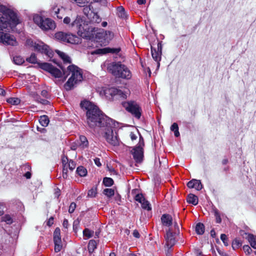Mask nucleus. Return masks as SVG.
<instances>
[{
  "label": "nucleus",
  "mask_w": 256,
  "mask_h": 256,
  "mask_svg": "<svg viewBox=\"0 0 256 256\" xmlns=\"http://www.w3.org/2000/svg\"><path fill=\"white\" fill-rule=\"evenodd\" d=\"M135 200L136 201L141 204L142 207L145 210H150L151 207L150 202L146 200L142 194H138L136 196Z\"/></svg>",
  "instance_id": "dca6fc26"
},
{
  "label": "nucleus",
  "mask_w": 256,
  "mask_h": 256,
  "mask_svg": "<svg viewBox=\"0 0 256 256\" xmlns=\"http://www.w3.org/2000/svg\"><path fill=\"white\" fill-rule=\"evenodd\" d=\"M120 52V49L118 48H98L91 52L92 54H100L102 55L107 53H118Z\"/></svg>",
  "instance_id": "f3484780"
},
{
  "label": "nucleus",
  "mask_w": 256,
  "mask_h": 256,
  "mask_svg": "<svg viewBox=\"0 0 256 256\" xmlns=\"http://www.w3.org/2000/svg\"><path fill=\"white\" fill-rule=\"evenodd\" d=\"M34 49L42 53L45 54L48 57H51L52 53L49 48V46L43 42L34 43Z\"/></svg>",
  "instance_id": "4468645a"
},
{
  "label": "nucleus",
  "mask_w": 256,
  "mask_h": 256,
  "mask_svg": "<svg viewBox=\"0 0 256 256\" xmlns=\"http://www.w3.org/2000/svg\"><path fill=\"white\" fill-rule=\"evenodd\" d=\"M90 14L91 16L89 17L88 19L92 22L98 24L101 22V18L98 14V13L91 12Z\"/></svg>",
  "instance_id": "b1692460"
},
{
  "label": "nucleus",
  "mask_w": 256,
  "mask_h": 256,
  "mask_svg": "<svg viewBox=\"0 0 256 256\" xmlns=\"http://www.w3.org/2000/svg\"><path fill=\"white\" fill-rule=\"evenodd\" d=\"M53 222L54 218L52 217L50 218L47 222V225L48 226H51L53 224Z\"/></svg>",
  "instance_id": "bf43d9fd"
},
{
  "label": "nucleus",
  "mask_w": 256,
  "mask_h": 256,
  "mask_svg": "<svg viewBox=\"0 0 256 256\" xmlns=\"http://www.w3.org/2000/svg\"><path fill=\"white\" fill-rule=\"evenodd\" d=\"M244 252L246 254H250L252 252V250L248 245H244L242 247Z\"/></svg>",
  "instance_id": "79ce46f5"
},
{
  "label": "nucleus",
  "mask_w": 256,
  "mask_h": 256,
  "mask_svg": "<svg viewBox=\"0 0 256 256\" xmlns=\"http://www.w3.org/2000/svg\"><path fill=\"white\" fill-rule=\"evenodd\" d=\"M174 228L176 230V231L178 232H179V226H178V223L176 222H174Z\"/></svg>",
  "instance_id": "0e129e2a"
},
{
  "label": "nucleus",
  "mask_w": 256,
  "mask_h": 256,
  "mask_svg": "<svg viewBox=\"0 0 256 256\" xmlns=\"http://www.w3.org/2000/svg\"><path fill=\"white\" fill-rule=\"evenodd\" d=\"M56 40L62 42H66L72 44H77L80 42V38L76 35L71 34L59 32L55 34Z\"/></svg>",
  "instance_id": "1a4fd4ad"
},
{
  "label": "nucleus",
  "mask_w": 256,
  "mask_h": 256,
  "mask_svg": "<svg viewBox=\"0 0 256 256\" xmlns=\"http://www.w3.org/2000/svg\"><path fill=\"white\" fill-rule=\"evenodd\" d=\"M170 130L172 131H173L174 132H175V130H178V124L175 122L170 127Z\"/></svg>",
  "instance_id": "09e8293b"
},
{
  "label": "nucleus",
  "mask_w": 256,
  "mask_h": 256,
  "mask_svg": "<svg viewBox=\"0 0 256 256\" xmlns=\"http://www.w3.org/2000/svg\"><path fill=\"white\" fill-rule=\"evenodd\" d=\"M245 234L247 236L246 239L250 243V246L252 248L256 249V236L248 233H245Z\"/></svg>",
  "instance_id": "412c9836"
},
{
  "label": "nucleus",
  "mask_w": 256,
  "mask_h": 256,
  "mask_svg": "<svg viewBox=\"0 0 256 256\" xmlns=\"http://www.w3.org/2000/svg\"><path fill=\"white\" fill-rule=\"evenodd\" d=\"M104 194L108 197H111L114 194V191L112 188H106L104 190Z\"/></svg>",
  "instance_id": "4c0bfd02"
},
{
  "label": "nucleus",
  "mask_w": 256,
  "mask_h": 256,
  "mask_svg": "<svg viewBox=\"0 0 256 256\" xmlns=\"http://www.w3.org/2000/svg\"><path fill=\"white\" fill-rule=\"evenodd\" d=\"M24 176L26 178H30L31 177V174L30 172H27L25 174Z\"/></svg>",
  "instance_id": "338daca9"
},
{
  "label": "nucleus",
  "mask_w": 256,
  "mask_h": 256,
  "mask_svg": "<svg viewBox=\"0 0 256 256\" xmlns=\"http://www.w3.org/2000/svg\"><path fill=\"white\" fill-rule=\"evenodd\" d=\"M122 106L136 118L140 119L142 114V109L140 106L134 101L123 102Z\"/></svg>",
  "instance_id": "0eeeda50"
},
{
  "label": "nucleus",
  "mask_w": 256,
  "mask_h": 256,
  "mask_svg": "<svg viewBox=\"0 0 256 256\" xmlns=\"http://www.w3.org/2000/svg\"><path fill=\"white\" fill-rule=\"evenodd\" d=\"M97 194V188L93 187L88 191V196L90 198H94Z\"/></svg>",
  "instance_id": "72a5a7b5"
},
{
  "label": "nucleus",
  "mask_w": 256,
  "mask_h": 256,
  "mask_svg": "<svg viewBox=\"0 0 256 256\" xmlns=\"http://www.w3.org/2000/svg\"><path fill=\"white\" fill-rule=\"evenodd\" d=\"M63 72V76L62 74V77L58 78L56 83L60 84L64 82L68 75H70L67 82L64 84V88L66 90H71L74 86L80 82L82 80V70L77 66L71 64L68 66L65 70L63 67H60Z\"/></svg>",
  "instance_id": "f03ea898"
},
{
  "label": "nucleus",
  "mask_w": 256,
  "mask_h": 256,
  "mask_svg": "<svg viewBox=\"0 0 256 256\" xmlns=\"http://www.w3.org/2000/svg\"><path fill=\"white\" fill-rule=\"evenodd\" d=\"M54 251L58 252L62 250V240L60 236V230L58 228L55 229L54 232Z\"/></svg>",
  "instance_id": "ddd939ff"
},
{
  "label": "nucleus",
  "mask_w": 256,
  "mask_h": 256,
  "mask_svg": "<svg viewBox=\"0 0 256 256\" xmlns=\"http://www.w3.org/2000/svg\"><path fill=\"white\" fill-rule=\"evenodd\" d=\"M72 2L76 3L78 6H82L88 2V0H70Z\"/></svg>",
  "instance_id": "ea45409f"
},
{
  "label": "nucleus",
  "mask_w": 256,
  "mask_h": 256,
  "mask_svg": "<svg viewBox=\"0 0 256 256\" xmlns=\"http://www.w3.org/2000/svg\"><path fill=\"white\" fill-rule=\"evenodd\" d=\"M166 246L168 248H171L176 244V240L171 230L167 231L165 236Z\"/></svg>",
  "instance_id": "a211bd4d"
},
{
  "label": "nucleus",
  "mask_w": 256,
  "mask_h": 256,
  "mask_svg": "<svg viewBox=\"0 0 256 256\" xmlns=\"http://www.w3.org/2000/svg\"><path fill=\"white\" fill-rule=\"evenodd\" d=\"M187 202L189 204H192L196 206L198 204V198L194 194H190L187 196Z\"/></svg>",
  "instance_id": "393cba45"
},
{
  "label": "nucleus",
  "mask_w": 256,
  "mask_h": 256,
  "mask_svg": "<svg viewBox=\"0 0 256 256\" xmlns=\"http://www.w3.org/2000/svg\"><path fill=\"white\" fill-rule=\"evenodd\" d=\"M242 242L238 239H234L232 242V247L234 250H236L242 246Z\"/></svg>",
  "instance_id": "f704fd0d"
},
{
  "label": "nucleus",
  "mask_w": 256,
  "mask_h": 256,
  "mask_svg": "<svg viewBox=\"0 0 256 256\" xmlns=\"http://www.w3.org/2000/svg\"><path fill=\"white\" fill-rule=\"evenodd\" d=\"M96 242L94 240H90L88 244V250L90 253H92L96 248Z\"/></svg>",
  "instance_id": "a878e982"
},
{
  "label": "nucleus",
  "mask_w": 256,
  "mask_h": 256,
  "mask_svg": "<svg viewBox=\"0 0 256 256\" xmlns=\"http://www.w3.org/2000/svg\"><path fill=\"white\" fill-rule=\"evenodd\" d=\"M38 101L40 103L42 104H44V105H46L49 103V102L48 100H44V99H42L40 98H39L38 99Z\"/></svg>",
  "instance_id": "8fccbe9b"
},
{
  "label": "nucleus",
  "mask_w": 256,
  "mask_h": 256,
  "mask_svg": "<svg viewBox=\"0 0 256 256\" xmlns=\"http://www.w3.org/2000/svg\"><path fill=\"white\" fill-rule=\"evenodd\" d=\"M0 12L2 16L0 17V30H10L18 23L16 14L4 5H0Z\"/></svg>",
  "instance_id": "7ed1b4c3"
},
{
  "label": "nucleus",
  "mask_w": 256,
  "mask_h": 256,
  "mask_svg": "<svg viewBox=\"0 0 256 256\" xmlns=\"http://www.w3.org/2000/svg\"><path fill=\"white\" fill-rule=\"evenodd\" d=\"M67 173H68V170L66 169V168H63L62 176L64 178H67V177H68Z\"/></svg>",
  "instance_id": "864d4df0"
},
{
  "label": "nucleus",
  "mask_w": 256,
  "mask_h": 256,
  "mask_svg": "<svg viewBox=\"0 0 256 256\" xmlns=\"http://www.w3.org/2000/svg\"><path fill=\"white\" fill-rule=\"evenodd\" d=\"M94 163L95 164L98 166H101V163L100 162V158H96L94 159Z\"/></svg>",
  "instance_id": "13d9d810"
},
{
  "label": "nucleus",
  "mask_w": 256,
  "mask_h": 256,
  "mask_svg": "<svg viewBox=\"0 0 256 256\" xmlns=\"http://www.w3.org/2000/svg\"><path fill=\"white\" fill-rule=\"evenodd\" d=\"M132 155L134 158L137 163H140L142 162L144 156V151L142 147L137 146L133 149Z\"/></svg>",
  "instance_id": "2eb2a0df"
},
{
  "label": "nucleus",
  "mask_w": 256,
  "mask_h": 256,
  "mask_svg": "<svg viewBox=\"0 0 256 256\" xmlns=\"http://www.w3.org/2000/svg\"><path fill=\"white\" fill-rule=\"evenodd\" d=\"M80 106L86 110L87 123L89 127L94 132L101 134L110 144L119 145L117 134L114 132L115 124L112 120L102 114L97 106L90 101H83Z\"/></svg>",
  "instance_id": "f257e3e1"
},
{
  "label": "nucleus",
  "mask_w": 256,
  "mask_h": 256,
  "mask_svg": "<svg viewBox=\"0 0 256 256\" xmlns=\"http://www.w3.org/2000/svg\"><path fill=\"white\" fill-rule=\"evenodd\" d=\"M56 52L58 54L62 60L64 64H70L71 62L70 58L64 52L59 50H56Z\"/></svg>",
  "instance_id": "5701e85b"
},
{
  "label": "nucleus",
  "mask_w": 256,
  "mask_h": 256,
  "mask_svg": "<svg viewBox=\"0 0 256 256\" xmlns=\"http://www.w3.org/2000/svg\"><path fill=\"white\" fill-rule=\"evenodd\" d=\"M80 146L82 148H84L88 146V142L87 138L84 136H80Z\"/></svg>",
  "instance_id": "7c9ffc66"
},
{
  "label": "nucleus",
  "mask_w": 256,
  "mask_h": 256,
  "mask_svg": "<svg viewBox=\"0 0 256 256\" xmlns=\"http://www.w3.org/2000/svg\"><path fill=\"white\" fill-rule=\"evenodd\" d=\"M220 239L223 242L224 244L226 246H228V240L225 234H222L220 236Z\"/></svg>",
  "instance_id": "c03bdc74"
},
{
  "label": "nucleus",
  "mask_w": 256,
  "mask_h": 256,
  "mask_svg": "<svg viewBox=\"0 0 256 256\" xmlns=\"http://www.w3.org/2000/svg\"><path fill=\"white\" fill-rule=\"evenodd\" d=\"M68 220L66 219H64V222H63V223H62V226L64 228H67L68 227Z\"/></svg>",
  "instance_id": "052dcab7"
},
{
  "label": "nucleus",
  "mask_w": 256,
  "mask_h": 256,
  "mask_svg": "<svg viewBox=\"0 0 256 256\" xmlns=\"http://www.w3.org/2000/svg\"><path fill=\"white\" fill-rule=\"evenodd\" d=\"M83 12L84 14L88 17V18L90 16H91L90 12H92L90 8V6H86L84 8Z\"/></svg>",
  "instance_id": "58836bf2"
},
{
  "label": "nucleus",
  "mask_w": 256,
  "mask_h": 256,
  "mask_svg": "<svg viewBox=\"0 0 256 256\" xmlns=\"http://www.w3.org/2000/svg\"><path fill=\"white\" fill-rule=\"evenodd\" d=\"M26 60L32 64H38L42 69L50 72L55 78L62 77V72L60 70L48 63L40 64L35 54H32L29 58H26Z\"/></svg>",
  "instance_id": "39448f33"
},
{
  "label": "nucleus",
  "mask_w": 256,
  "mask_h": 256,
  "mask_svg": "<svg viewBox=\"0 0 256 256\" xmlns=\"http://www.w3.org/2000/svg\"><path fill=\"white\" fill-rule=\"evenodd\" d=\"M0 42L5 45L16 46L18 42L12 35L0 32Z\"/></svg>",
  "instance_id": "9b49d317"
},
{
  "label": "nucleus",
  "mask_w": 256,
  "mask_h": 256,
  "mask_svg": "<svg viewBox=\"0 0 256 256\" xmlns=\"http://www.w3.org/2000/svg\"><path fill=\"white\" fill-rule=\"evenodd\" d=\"M103 184L106 186H110L114 184V180L110 178H104L103 180Z\"/></svg>",
  "instance_id": "473e14b6"
},
{
  "label": "nucleus",
  "mask_w": 256,
  "mask_h": 256,
  "mask_svg": "<svg viewBox=\"0 0 256 256\" xmlns=\"http://www.w3.org/2000/svg\"><path fill=\"white\" fill-rule=\"evenodd\" d=\"M162 50V44L161 42L158 43L156 48L153 46H151V54L153 59L157 62V69H158L160 66V61L161 60Z\"/></svg>",
  "instance_id": "9d476101"
},
{
  "label": "nucleus",
  "mask_w": 256,
  "mask_h": 256,
  "mask_svg": "<svg viewBox=\"0 0 256 256\" xmlns=\"http://www.w3.org/2000/svg\"><path fill=\"white\" fill-rule=\"evenodd\" d=\"M215 215L216 216V221L217 223H220L221 222V218L218 212H215Z\"/></svg>",
  "instance_id": "5fc2aeb1"
},
{
  "label": "nucleus",
  "mask_w": 256,
  "mask_h": 256,
  "mask_svg": "<svg viewBox=\"0 0 256 256\" xmlns=\"http://www.w3.org/2000/svg\"><path fill=\"white\" fill-rule=\"evenodd\" d=\"M60 195V190L58 189H56V190L55 192V196L58 198Z\"/></svg>",
  "instance_id": "774afa93"
},
{
  "label": "nucleus",
  "mask_w": 256,
  "mask_h": 256,
  "mask_svg": "<svg viewBox=\"0 0 256 256\" xmlns=\"http://www.w3.org/2000/svg\"><path fill=\"white\" fill-rule=\"evenodd\" d=\"M70 22H71V19L70 17L66 16L64 19V24H70H70H71Z\"/></svg>",
  "instance_id": "3c124183"
},
{
  "label": "nucleus",
  "mask_w": 256,
  "mask_h": 256,
  "mask_svg": "<svg viewBox=\"0 0 256 256\" xmlns=\"http://www.w3.org/2000/svg\"><path fill=\"white\" fill-rule=\"evenodd\" d=\"M196 232L198 234H202L204 232V226L203 224L199 222L196 226Z\"/></svg>",
  "instance_id": "cd10ccee"
},
{
  "label": "nucleus",
  "mask_w": 256,
  "mask_h": 256,
  "mask_svg": "<svg viewBox=\"0 0 256 256\" xmlns=\"http://www.w3.org/2000/svg\"><path fill=\"white\" fill-rule=\"evenodd\" d=\"M33 20L43 30H53L56 26L54 22L52 19L44 18L38 14L34 16Z\"/></svg>",
  "instance_id": "423d86ee"
},
{
  "label": "nucleus",
  "mask_w": 256,
  "mask_h": 256,
  "mask_svg": "<svg viewBox=\"0 0 256 256\" xmlns=\"http://www.w3.org/2000/svg\"><path fill=\"white\" fill-rule=\"evenodd\" d=\"M187 186L189 188H194L198 190H200L202 188V186L200 181L195 179H193L188 182L187 184Z\"/></svg>",
  "instance_id": "6ab92c4d"
},
{
  "label": "nucleus",
  "mask_w": 256,
  "mask_h": 256,
  "mask_svg": "<svg viewBox=\"0 0 256 256\" xmlns=\"http://www.w3.org/2000/svg\"><path fill=\"white\" fill-rule=\"evenodd\" d=\"M76 208V204L74 202H72L69 206L68 212L70 214L72 213Z\"/></svg>",
  "instance_id": "a18cd8bd"
},
{
  "label": "nucleus",
  "mask_w": 256,
  "mask_h": 256,
  "mask_svg": "<svg viewBox=\"0 0 256 256\" xmlns=\"http://www.w3.org/2000/svg\"><path fill=\"white\" fill-rule=\"evenodd\" d=\"M62 164H68L70 162L68 160V157L66 156H62Z\"/></svg>",
  "instance_id": "603ef678"
},
{
  "label": "nucleus",
  "mask_w": 256,
  "mask_h": 256,
  "mask_svg": "<svg viewBox=\"0 0 256 256\" xmlns=\"http://www.w3.org/2000/svg\"><path fill=\"white\" fill-rule=\"evenodd\" d=\"M130 136L132 140H136L137 138V136L133 132H131Z\"/></svg>",
  "instance_id": "6e6d98bb"
},
{
  "label": "nucleus",
  "mask_w": 256,
  "mask_h": 256,
  "mask_svg": "<svg viewBox=\"0 0 256 256\" xmlns=\"http://www.w3.org/2000/svg\"><path fill=\"white\" fill-rule=\"evenodd\" d=\"M83 20L80 16H77L76 19L71 23L70 26L77 31L78 34L82 36L86 28Z\"/></svg>",
  "instance_id": "f8f14e48"
},
{
  "label": "nucleus",
  "mask_w": 256,
  "mask_h": 256,
  "mask_svg": "<svg viewBox=\"0 0 256 256\" xmlns=\"http://www.w3.org/2000/svg\"><path fill=\"white\" fill-rule=\"evenodd\" d=\"M52 10L54 14L60 19H62L65 14L66 9L63 7L60 8L55 7L53 8Z\"/></svg>",
  "instance_id": "4be33fe9"
},
{
  "label": "nucleus",
  "mask_w": 256,
  "mask_h": 256,
  "mask_svg": "<svg viewBox=\"0 0 256 256\" xmlns=\"http://www.w3.org/2000/svg\"><path fill=\"white\" fill-rule=\"evenodd\" d=\"M41 94L44 96V97H45V98H46L47 97V96H48V92L46 90H43L41 92Z\"/></svg>",
  "instance_id": "e2e57ef3"
},
{
  "label": "nucleus",
  "mask_w": 256,
  "mask_h": 256,
  "mask_svg": "<svg viewBox=\"0 0 256 256\" xmlns=\"http://www.w3.org/2000/svg\"><path fill=\"white\" fill-rule=\"evenodd\" d=\"M103 91L104 94L108 98H110L114 96H118L122 98H126L129 94V90L126 88L122 90L115 88H106Z\"/></svg>",
  "instance_id": "6e6552de"
},
{
  "label": "nucleus",
  "mask_w": 256,
  "mask_h": 256,
  "mask_svg": "<svg viewBox=\"0 0 256 256\" xmlns=\"http://www.w3.org/2000/svg\"><path fill=\"white\" fill-rule=\"evenodd\" d=\"M13 60L16 64L20 65L24 62V58L20 56H16L13 58Z\"/></svg>",
  "instance_id": "e433bc0d"
},
{
  "label": "nucleus",
  "mask_w": 256,
  "mask_h": 256,
  "mask_svg": "<svg viewBox=\"0 0 256 256\" xmlns=\"http://www.w3.org/2000/svg\"><path fill=\"white\" fill-rule=\"evenodd\" d=\"M195 254L196 256H202V252L199 250H196L195 251Z\"/></svg>",
  "instance_id": "69168bd1"
},
{
  "label": "nucleus",
  "mask_w": 256,
  "mask_h": 256,
  "mask_svg": "<svg viewBox=\"0 0 256 256\" xmlns=\"http://www.w3.org/2000/svg\"><path fill=\"white\" fill-rule=\"evenodd\" d=\"M109 70L116 77L124 79H130L132 77V73L130 70L120 62L112 64L109 66Z\"/></svg>",
  "instance_id": "20e7f679"
},
{
  "label": "nucleus",
  "mask_w": 256,
  "mask_h": 256,
  "mask_svg": "<svg viewBox=\"0 0 256 256\" xmlns=\"http://www.w3.org/2000/svg\"><path fill=\"white\" fill-rule=\"evenodd\" d=\"M105 39L108 40H112L114 37V34L110 31L105 32Z\"/></svg>",
  "instance_id": "37998d69"
},
{
  "label": "nucleus",
  "mask_w": 256,
  "mask_h": 256,
  "mask_svg": "<svg viewBox=\"0 0 256 256\" xmlns=\"http://www.w3.org/2000/svg\"><path fill=\"white\" fill-rule=\"evenodd\" d=\"M6 101L8 103L13 105H18L20 102V100L17 98H8Z\"/></svg>",
  "instance_id": "2f4dec72"
},
{
  "label": "nucleus",
  "mask_w": 256,
  "mask_h": 256,
  "mask_svg": "<svg viewBox=\"0 0 256 256\" xmlns=\"http://www.w3.org/2000/svg\"><path fill=\"white\" fill-rule=\"evenodd\" d=\"M76 166L75 162L72 160H70L68 163V166L70 170H72L75 168Z\"/></svg>",
  "instance_id": "49530a36"
},
{
  "label": "nucleus",
  "mask_w": 256,
  "mask_h": 256,
  "mask_svg": "<svg viewBox=\"0 0 256 256\" xmlns=\"http://www.w3.org/2000/svg\"><path fill=\"white\" fill-rule=\"evenodd\" d=\"M161 220L162 224L166 226H170L172 224V216L170 214H163L162 216Z\"/></svg>",
  "instance_id": "aec40b11"
},
{
  "label": "nucleus",
  "mask_w": 256,
  "mask_h": 256,
  "mask_svg": "<svg viewBox=\"0 0 256 256\" xmlns=\"http://www.w3.org/2000/svg\"><path fill=\"white\" fill-rule=\"evenodd\" d=\"M2 221L5 222L8 224H10L12 222L11 216L9 215H6L2 217Z\"/></svg>",
  "instance_id": "a19ab883"
},
{
  "label": "nucleus",
  "mask_w": 256,
  "mask_h": 256,
  "mask_svg": "<svg viewBox=\"0 0 256 256\" xmlns=\"http://www.w3.org/2000/svg\"><path fill=\"white\" fill-rule=\"evenodd\" d=\"M117 14L120 18H126V14L124 8L120 6L117 8Z\"/></svg>",
  "instance_id": "c756f323"
},
{
  "label": "nucleus",
  "mask_w": 256,
  "mask_h": 256,
  "mask_svg": "<svg viewBox=\"0 0 256 256\" xmlns=\"http://www.w3.org/2000/svg\"><path fill=\"white\" fill-rule=\"evenodd\" d=\"M94 232L90 230L88 228H85L83 230V234L84 236L85 237L86 239L89 238H91L93 235Z\"/></svg>",
  "instance_id": "c9c22d12"
},
{
  "label": "nucleus",
  "mask_w": 256,
  "mask_h": 256,
  "mask_svg": "<svg viewBox=\"0 0 256 256\" xmlns=\"http://www.w3.org/2000/svg\"><path fill=\"white\" fill-rule=\"evenodd\" d=\"M76 173L80 176H85L87 174V170L82 166H80L77 168Z\"/></svg>",
  "instance_id": "c85d7f7f"
},
{
  "label": "nucleus",
  "mask_w": 256,
  "mask_h": 256,
  "mask_svg": "<svg viewBox=\"0 0 256 256\" xmlns=\"http://www.w3.org/2000/svg\"><path fill=\"white\" fill-rule=\"evenodd\" d=\"M49 122V119L46 116L44 115L40 118L39 122L43 126H46L48 125Z\"/></svg>",
  "instance_id": "bb28decb"
},
{
  "label": "nucleus",
  "mask_w": 256,
  "mask_h": 256,
  "mask_svg": "<svg viewBox=\"0 0 256 256\" xmlns=\"http://www.w3.org/2000/svg\"><path fill=\"white\" fill-rule=\"evenodd\" d=\"M5 208V204L4 202H0V216L4 213V209Z\"/></svg>",
  "instance_id": "de8ad7c7"
},
{
  "label": "nucleus",
  "mask_w": 256,
  "mask_h": 256,
  "mask_svg": "<svg viewBox=\"0 0 256 256\" xmlns=\"http://www.w3.org/2000/svg\"><path fill=\"white\" fill-rule=\"evenodd\" d=\"M133 236L136 238H139L140 237V234L138 232L137 230H134L133 232Z\"/></svg>",
  "instance_id": "4d7b16f0"
},
{
  "label": "nucleus",
  "mask_w": 256,
  "mask_h": 256,
  "mask_svg": "<svg viewBox=\"0 0 256 256\" xmlns=\"http://www.w3.org/2000/svg\"><path fill=\"white\" fill-rule=\"evenodd\" d=\"M144 146V142L143 138L140 136V140H139V146H141L142 147Z\"/></svg>",
  "instance_id": "680f3d73"
}]
</instances>
